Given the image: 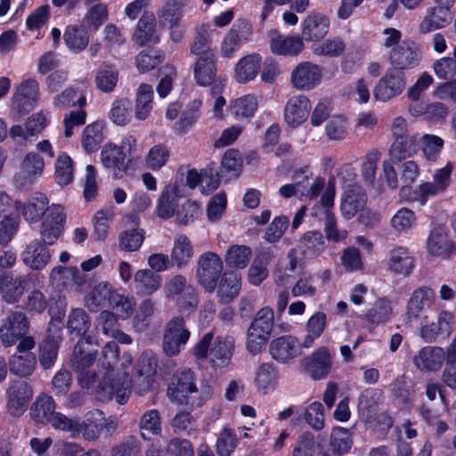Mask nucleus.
I'll list each match as a JSON object with an SVG mask.
<instances>
[{"mask_svg":"<svg viewBox=\"0 0 456 456\" xmlns=\"http://www.w3.org/2000/svg\"><path fill=\"white\" fill-rule=\"evenodd\" d=\"M118 357V346L116 342H108L102 348L101 363L106 373L96 387V395L102 401L115 400L118 404L127 403L131 394L129 369L132 367V356L123 354L121 367L123 374L114 368Z\"/></svg>","mask_w":456,"mask_h":456,"instance_id":"f257e3e1","label":"nucleus"},{"mask_svg":"<svg viewBox=\"0 0 456 456\" xmlns=\"http://www.w3.org/2000/svg\"><path fill=\"white\" fill-rule=\"evenodd\" d=\"M234 339L230 336L217 337L213 341V334L206 333L194 347L197 359H208L214 367L227 365L232 355Z\"/></svg>","mask_w":456,"mask_h":456,"instance_id":"f03ea898","label":"nucleus"},{"mask_svg":"<svg viewBox=\"0 0 456 456\" xmlns=\"http://www.w3.org/2000/svg\"><path fill=\"white\" fill-rule=\"evenodd\" d=\"M366 202L367 195L361 186L357 184L348 186L340 205L342 216L351 219L360 213L359 219L365 225L378 222L379 216L376 213L365 210Z\"/></svg>","mask_w":456,"mask_h":456,"instance_id":"7ed1b4c3","label":"nucleus"},{"mask_svg":"<svg viewBox=\"0 0 456 456\" xmlns=\"http://www.w3.org/2000/svg\"><path fill=\"white\" fill-rule=\"evenodd\" d=\"M223 269V260L216 253L204 252L197 260L195 275L198 283L206 291L213 292Z\"/></svg>","mask_w":456,"mask_h":456,"instance_id":"20e7f679","label":"nucleus"},{"mask_svg":"<svg viewBox=\"0 0 456 456\" xmlns=\"http://www.w3.org/2000/svg\"><path fill=\"white\" fill-rule=\"evenodd\" d=\"M54 400L47 395H40L30 410V417L37 423H48L54 429L64 431L68 417L55 411Z\"/></svg>","mask_w":456,"mask_h":456,"instance_id":"39448f33","label":"nucleus"},{"mask_svg":"<svg viewBox=\"0 0 456 456\" xmlns=\"http://www.w3.org/2000/svg\"><path fill=\"white\" fill-rule=\"evenodd\" d=\"M68 422L64 431L69 432L71 438L82 436L86 441H95L102 431V411H90L84 420L77 417L69 418Z\"/></svg>","mask_w":456,"mask_h":456,"instance_id":"423d86ee","label":"nucleus"},{"mask_svg":"<svg viewBox=\"0 0 456 456\" xmlns=\"http://www.w3.org/2000/svg\"><path fill=\"white\" fill-rule=\"evenodd\" d=\"M191 333L181 316L172 318L166 325L163 336V350L168 356L177 355L185 346Z\"/></svg>","mask_w":456,"mask_h":456,"instance_id":"0eeeda50","label":"nucleus"},{"mask_svg":"<svg viewBox=\"0 0 456 456\" xmlns=\"http://www.w3.org/2000/svg\"><path fill=\"white\" fill-rule=\"evenodd\" d=\"M163 293L167 298L176 300L181 311L193 309L197 305L194 289L187 284L186 278L182 274L169 279L163 287Z\"/></svg>","mask_w":456,"mask_h":456,"instance_id":"6e6552de","label":"nucleus"},{"mask_svg":"<svg viewBox=\"0 0 456 456\" xmlns=\"http://www.w3.org/2000/svg\"><path fill=\"white\" fill-rule=\"evenodd\" d=\"M216 63L214 53L200 56L194 64V78L200 86H211V94H221L225 83L216 78Z\"/></svg>","mask_w":456,"mask_h":456,"instance_id":"1a4fd4ad","label":"nucleus"},{"mask_svg":"<svg viewBox=\"0 0 456 456\" xmlns=\"http://www.w3.org/2000/svg\"><path fill=\"white\" fill-rule=\"evenodd\" d=\"M406 86L405 76L402 70L388 69L379 78L373 89L374 98L381 102H387L399 96Z\"/></svg>","mask_w":456,"mask_h":456,"instance_id":"9d476101","label":"nucleus"},{"mask_svg":"<svg viewBox=\"0 0 456 456\" xmlns=\"http://www.w3.org/2000/svg\"><path fill=\"white\" fill-rule=\"evenodd\" d=\"M29 329L26 314L20 311H10L0 326V340L4 346H11L20 339Z\"/></svg>","mask_w":456,"mask_h":456,"instance_id":"9b49d317","label":"nucleus"},{"mask_svg":"<svg viewBox=\"0 0 456 456\" xmlns=\"http://www.w3.org/2000/svg\"><path fill=\"white\" fill-rule=\"evenodd\" d=\"M194 373L190 369L177 370L167 388L169 399L178 404L187 403L188 395L197 392Z\"/></svg>","mask_w":456,"mask_h":456,"instance_id":"f8f14e48","label":"nucleus"},{"mask_svg":"<svg viewBox=\"0 0 456 456\" xmlns=\"http://www.w3.org/2000/svg\"><path fill=\"white\" fill-rule=\"evenodd\" d=\"M39 99V83L34 77L22 80L15 88L12 98L13 108L20 114L30 110Z\"/></svg>","mask_w":456,"mask_h":456,"instance_id":"ddd939ff","label":"nucleus"},{"mask_svg":"<svg viewBox=\"0 0 456 456\" xmlns=\"http://www.w3.org/2000/svg\"><path fill=\"white\" fill-rule=\"evenodd\" d=\"M33 390L23 380L13 381L6 391L7 411L13 417L21 416L32 399Z\"/></svg>","mask_w":456,"mask_h":456,"instance_id":"4468645a","label":"nucleus"},{"mask_svg":"<svg viewBox=\"0 0 456 456\" xmlns=\"http://www.w3.org/2000/svg\"><path fill=\"white\" fill-rule=\"evenodd\" d=\"M61 330L60 322L52 321L49 323L47 337L40 346L39 354V362L44 369L52 368L57 359L59 344L62 339Z\"/></svg>","mask_w":456,"mask_h":456,"instance_id":"2eb2a0df","label":"nucleus"},{"mask_svg":"<svg viewBox=\"0 0 456 456\" xmlns=\"http://www.w3.org/2000/svg\"><path fill=\"white\" fill-rule=\"evenodd\" d=\"M415 268V259L409 248L395 245L388 252L387 270L395 276L407 277Z\"/></svg>","mask_w":456,"mask_h":456,"instance_id":"dca6fc26","label":"nucleus"},{"mask_svg":"<svg viewBox=\"0 0 456 456\" xmlns=\"http://www.w3.org/2000/svg\"><path fill=\"white\" fill-rule=\"evenodd\" d=\"M133 40L139 45H155L160 40L156 16L152 12H144L139 19L133 34Z\"/></svg>","mask_w":456,"mask_h":456,"instance_id":"f3484780","label":"nucleus"},{"mask_svg":"<svg viewBox=\"0 0 456 456\" xmlns=\"http://www.w3.org/2000/svg\"><path fill=\"white\" fill-rule=\"evenodd\" d=\"M44 168V159L37 152H28L21 162L20 171L13 177L14 182L20 187L31 184L42 175Z\"/></svg>","mask_w":456,"mask_h":456,"instance_id":"a211bd4d","label":"nucleus"},{"mask_svg":"<svg viewBox=\"0 0 456 456\" xmlns=\"http://www.w3.org/2000/svg\"><path fill=\"white\" fill-rule=\"evenodd\" d=\"M427 249L431 256L442 258H448L454 252V242L449 238L445 226L436 225L432 228L428 237Z\"/></svg>","mask_w":456,"mask_h":456,"instance_id":"6ab92c4d","label":"nucleus"},{"mask_svg":"<svg viewBox=\"0 0 456 456\" xmlns=\"http://www.w3.org/2000/svg\"><path fill=\"white\" fill-rule=\"evenodd\" d=\"M321 68L310 61L298 64L291 73L292 85L301 90L314 88L322 80Z\"/></svg>","mask_w":456,"mask_h":456,"instance_id":"aec40b11","label":"nucleus"},{"mask_svg":"<svg viewBox=\"0 0 456 456\" xmlns=\"http://www.w3.org/2000/svg\"><path fill=\"white\" fill-rule=\"evenodd\" d=\"M305 370L314 379H323L332 366V355L326 347H320L303 361Z\"/></svg>","mask_w":456,"mask_h":456,"instance_id":"412c9836","label":"nucleus"},{"mask_svg":"<svg viewBox=\"0 0 456 456\" xmlns=\"http://www.w3.org/2000/svg\"><path fill=\"white\" fill-rule=\"evenodd\" d=\"M311 110L309 99L305 95H294L284 107V120L288 126L297 127L308 118Z\"/></svg>","mask_w":456,"mask_h":456,"instance_id":"4be33fe9","label":"nucleus"},{"mask_svg":"<svg viewBox=\"0 0 456 456\" xmlns=\"http://www.w3.org/2000/svg\"><path fill=\"white\" fill-rule=\"evenodd\" d=\"M454 322V314L446 310L441 311L436 322L425 324L420 329L422 338L427 343H432L436 340L439 336L448 338L452 331V323Z\"/></svg>","mask_w":456,"mask_h":456,"instance_id":"5701e85b","label":"nucleus"},{"mask_svg":"<svg viewBox=\"0 0 456 456\" xmlns=\"http://www.w3.org/2000/svg\"><path fill=\"white\" fill-rule=\"evenodd\" d=\"M420 59L419 51L407 41H403L396 47L392 48L388 56L390 64L394 66L392 69L399 70L416 67Z\"/></svg>","mask_w":456,"mask_h":456,"instance_id":"b1692460","label":"nucleus"},{"mask_svg":"<svg viewBox=\"0 0 456 456\" xmlns=\"http://www.w3.org/2000/svg\"><path fill=\"white\" fill-rule=\"evenodd\" d=\"M51 259L47 246L39 240L30 241L21 253L22 262L33 270L45 268Z\"/></svg>","mask_w":456,"mask_h":456,"instance_id":"393cba45","label":"nucleus"},{"mask_svg":"<svg viewBox=\"0 0 456 456\" xmlns=\"http://www.w3.org/2000/svg\"><path fill=\"white\" fill-rule=\"evenodd\" d=\"M445 359L444 349L440 346H425L413 357L414 365L420 370L437 371Z\"/></svg>","mask_w":456,"mask_h":456,"instance_id":"a878e982","label":"nucleus"},{"mask_svg":"<svg viewBox=\"0 0 456 456\" xmlns=\"http://www.w3.org/2000/svg\"><path fill=\"white\" fill-rule=\"evenodd\" d=\"M270 354L279 362H288L299 354V345L293 336H281L270 343Z\"/></svg>","mask_w":456,"mask_h":456,"instance_id":"bb28decb","label":"nucleus"},{"mask_svg":"<svg viewBox=\"0 0 456 456\" xmlns=\"http://www.w3.org/2000/svg\"><path fill=\"white\" fill-rule=\"evenodd\" d=\"M297 197L301 200H312L318 197L325 186L323 177H313L312 173L303 170L296 173Z\"/></svg>","mask_w":456,"mask_h":456,"instance_id":"cd10ccee","label":"nucleus"},{"mask_svg":"<svg viewBox=\"0 0 456 456\" xmlns=\"http://www.w3.org/2000/svg\"><path fill=\"white\" fill-rule=\"evenodd\" d=\"M102 164L105 168L110 169L116 178H120L126 172L128 164L126 155L115 144H106L101 152Z\"/></svg>","mask_w":456,"mask_h":456,"instance_id":"c85d7f7f","label":"nucleus"},{"mask_svg":"<svg viewBox=\"0 0 456 456\" xmlns=\"http://www.w3.org/2000/svg\"><path fill=\"white\" fill-rule=\"evenodd\" d=\"M394 401L404 408L410 409L414 402L415 384L405 375L396 377L390 384Z\"/></svg>","mask_w":456,"mask_h":456,"instance_id":"c756f323","label":"nucleus"},{"mask_svg":"<svg viewBox=\"0 0 456 456\" xmlns=\"http://www.w3.org/2000/svg\"><path fill=\"white\" fill-rule=\"evenodd\" d=\"M262 57L257 53L248 54L239 60L234 67L233 77L240 84L254 80L260 70Z\"/></svg>","mask_w":456,"mask_h":456,"instance_id":"7c9ffc66","label":"nucleus"},{"mask_svg":"<svg viewBox=\"0 0 456 456\" xmlns=\"http://www.w3.org/2000/svg\"><path fill=\"white\" fill-rule=\"evenodd\" d=\"M193 256L194 249L191 240L184 234H176L170 252L171 265L177 269L186 267Z\"/></svg>","mask_w":456,"mask_h":456,"instance_id":"2f4dec72","label":"nucleus"},{"mask_svg":"<svg viewBox=\"0 0 456 456\" xmlns=\"http://www.w3.org/2000/svg\"><path fill=\"white\" fill-rule=\"evenodd\" d=\"M117 291L108 281H101L96 284L85 297V305L92 312H96L100 307L110 306L112 296Z\"/></svg>","mask_w":456,"mask_h":456,"instance_id":"473e14b6","label":"nucleus"},{"mask_svg":"<svg viewBox=\"0 0 456 456\" xmlns=\"http://www.w3.org/2000/svg\"><path fill=\"white\" fill-rule=\"evenodd\" d=\"M271 51L279 55H297L304 48L302 38L297 36H282L277 31L271 32Z\"/></svg>","mask_w":456,"mask_h":456,"instance_id":"72a5a7b5","label":"nucleus"},{"mask_svg":"<svg viewBox=\"0 0 456 456\" xmlns=\"http://www.w3.org/2000/svg\"><path fill=\"white\" fill-rule=\"evenodd\" d=\"M28 284L26 276L12 278L5 275L0 279V294L3 299L8 304L17 303L25 292Z\"/></svg>","mask_w":456,"mask_h":456,"instance_id":"f704fd0d","label":"nucleus"},{"mask_svg":"<svg viewBox=\"0 0 456 456\" xmlns=\"http://www.w3.org/2000/svg\"><path fill=\"white\" fill-rule=\"evenodd\" d=\"M330 28L329 19L320 13L307 16L302 24V38L306 41H319L323 38Z\"/></svg>","mask_w":456,"mask_h":456,"instance_id":"c9c22d12","label":"nucleus"},{"mask_svg":"<svg viewBox=\"0 0 456 456\" xmlns=\"http://www.w3.org/2000/svg\"><path fill=\"white\" fill-rule=\"evenodd\" d=\"M162 278L150 269H140L134 275V289L139 296H150L159 289Z\"/></svg>","mask_w":456,"mask_h":456,"instance_id":"e433bc0d","label":"nucleus"},{"mask_svg":"<svg viewBox=\"0 0 456 456\" xmlns=\"http://www.w3.org/2000/svg\"><path fill=\"white\" fill-rule=\"evenodd\" d=\"M179 188L175 183L167 184L158 200L156 212L159 217L169 219L174 216L179 200Z\"/></svg>","mask_w":456,"mask_h":456,"instance_id":"4c0bfd02","label":"nucleus"},{"mask_svg":"<svg viewBox=\"0 0 456 456\" xmlns=\"http://www.w3.org/2000/svg\"><path fill=\"white\" fill-rule=\"evenodd\" d=\"M94 340V337L87 336L79 339L76 344L71 357V364L76 370L83 371L93 365L96 358L97 351L89 350L86 348V346L93 344Z\"/></svg>","mask_w":456,"mask_h":456,"instance_id":"58836bf2","label":"nucleus"},{"mask_svg":"<svg viewBox=\"0 0 456 456\" xmlns=\"http://www.w3.org/2000/svg\"><path fill=\"white\" fill-rule=\"evenodd\" d=\"M50 282L59 290L67 289L72 282L81 286L85 282V278L80 274L76 267L55 266L52 269L49 275Z\"/></svg>","mask_w":456,"mask_h":456,"instance_id":"ea45409f","label":"nucleus"},{"mask_svg":"<svg viewBox=\"0 0 456 456\" xmlns=\"http://www.w3.org/2000/svg\"><path fill=\"white\" fill-rule=\"evenodd\" d=\"M450 12L443 7H429L426 10L425 15L419 23V30L421 33H428L439 28H445L451 21Z\"/></svg>","mask_w":456,"mask_h":456,"instance_id":"a19ab883","label":"nucleus"},{"mask_svg":"<svg viewBox=\"0 0 456 456\" xmlns=\"http://www.w3.org/2000/svg\"><path fill=\"white\" fill-rule=\"evenodd\" d=\"M419 142V135L418 134L395 139L390 146L389 155L396 161L411 158L418 152Z\"/></svg>","mask_w":456,"mask_h":456,"instance_id":"79ce46f5","label":"nucleus"},{"mask_svg":"<svg viewBox=\"0 0 456 456\" xmlns=\"http://www.w3.org/2000/svg\"><path fill=\"white\" fill-rule=\"evenodd\" d=\"M116 216L113 205H107L97 210L92 219L93 237L96 240H105L109 234L110 224Z\"/></svg>","mask_w":456,"mask_h":456,"instance_id":"37998d69","label":"nucleus"},{"mask_svg":"<svg viewBox=\"0 0 456 456\" xmlns=\"http://www.w3.org/2000/svg\"><path fill=\"white\" fill-rule=\"evenodd\" d=\"M240 289V274L236 272L224 273L221 278L217 289L219 301L224 304L232 302L239 295Z\"/></svg>","mask_w":456,"mask_h":456,"instance_id":"c03bdc74","label":"nucleus"},{"mask_svg":"<svg viewBox=\"0 0 456 456\" xmlns=\"http://www.w3.org/2000/svg\"><path fill=\"white\" fill-rule=\"evenodd\" d=\"M186 0H167L158 11L159 26L165 28L180 23L183 16V9Z\"/></svg>","mask_w":456,"mask_h":456,"instance_id":"a18cd8bd","label":"nucleus"},{"mask_svg":"<svg viewBox=\"0 0 456 456\" xmlns=\"http://www.w3.org/2000/svg\"><path fill=\"white\" fill-rule=\"evenodd\" d=\"M273 258L270 250H262L256 254L248 271V281L254 285H260L268 276L267 265Z\"/></svg>","mask_w":456,"mask_h":456,"instance_id":"49530a36","label":"nucleus"},{"mask_svg":"<svg viewBox=\"0 0 456 456\" xmlns=\"http://www.w3.org/2000/svg\"><path fill=\"white\" fill-rule=\"evenodd\" d=\"M63 39L67 47L74 53L85 50L90 40L87 30L79 25H69L64 31Z\"/></svg>","mask_w":456,"mask_h":456,"instance_id":"de8ad7c7","label":"nucleus"},{"mask_svg":"<svg viewBox=\"0 0 456 456\" xmlns=\"http://www.w3.org/2000/svg\"><path fill=\"white\" fill-rule=\"evenodd\" d=\"M48 203V199L44 193H33L22 208L25 219L32 223L39 221L47 210Z\"/></svg>","mask_w":456,"mask_h":456,"instance_id":"09e8293b","label":"nucleus"},{"mask_svg":"<svg viewBox=\"0 0 456 456\" xmlns=\"http://www.w3.org/2000/svg\"><path fill=\"white\" fill-rule=\"evenodd\" d=\"M153 89L148 84H141L137 88L134 116L138 120H145L152 110Z\"/></svg>","mask_w":456,"mask_h":456,"instance_id":"8fccbe9b","label":"nucleus"},{"mask_svg":"<svg viewBox=\"0 0 456 456\" xmlns=\"http://www.w3.org/2000/svg\"><path fill=\"white\" fill-rule=\"evenodd\" d=\"M444 144V139L438 135L425 134L419 136V149L422 151L426 160L430 163H436L439 160Z\"/></svg>","mask_w":456,"mask_h":456,"instance_id":"3c124183","label":"nucleus"},{"mask_svg":"<svg viewBox=\"0 0 456 456\" xmlns=\"http://www.w3.org/2000/svg\"><path fill=\"white\" fill-rule=\"evenodd\" d=\"M434 298V292L429 288H419L413 291L407 305L409 319H416L424 307L430 305Z\"/></svg>","mask_w":456,"mask_h":456,"instance_id":"603ef678","label":"nucleus"},{"mask_svg":"<svg viewBox=\"0 0 456 456\" xmlns=\"http://www.w3.org/2000/svg\"><path fill=\"white\" fill-rule=\"evenodd\" d=\"M327 325V315L323 312L314 313L307 321L306 335L302 342V346L310 348L315 339L321 337Z\"/></svg>","mask_w":456,"mask_h":456,"instance_id":"864d4df0","label":"nucleus"},{"mask_svg":"<svg viewBox=\"0 0 456 456\" xmlns=\"http://www.w3.org/2000/svg\"><path fill=\"white\" fill-rule=\"evenodd\" d=\"M417 216L408 208H399L390 220V226L396 235L408 233L416 224Z\"/></svg>","mask_w":456,"mask_h":456,"instance_id":"5fc2aeb1","label":"nucleus"},{"mask_svg":"<svg viewBox=\"0 0 456 456\" xmlns=\"http://www.w3.org/2000/svg\"><path fill=\"white\" fill-rule=\"evenodd\" d=\"M118 80V71L115 66L103 63L97 69L95 86L103 93H110L114 90Z\"/></svg>","mask_w":456,"mask_h":456,"instance_id":"6e6d98bb","label":"nucleus"},{"mask_svg":"<svg viewBox=\"0 0 456 456\" xmlns=\"http://www.w3.org/2000/svg\"><path fill=\"white\" fill-rule=\"evenodd\" d=\"M258 108L257 97L246 94L232 101L230 105L231 112L237 118H251Z\"/></svg>","mask_w":456,"mask_h":456,"instance_id":"4d7b16f0","label":"nucleus"},{"mask_svg":"<svg viewBox=\"0 0 456 456\" xmlns=\"http://www.w3.org/2000/svg\"><path fill=\"white\" fill-rule=\"evenodd\" d=\"M91 327V319L82 308H72L68 315L67 329L71 335L84 336Z\"/></svg>","mask_w":456,"mask_h":456,"instance_id":"13d9d810","label":"nucleus"},{"mask_svg":"<svg viewBox=\"0 0 456 456\" xmlns=\"http://www.w3.org/2000/svg\"><path fill=\"white\" fill-rule=\"evenodd\" d=\"M36 365L37 359L32 353H26L24 354H15L9 360L10 370L20 377L31 375Z\"/></svg>","mask_w":456,"mask_h":456,"instance_id":"bf43d9fd","label":"nucleus"},{"mask_svg":"<svg viewBox=\"0 0 456 456\" xmlns=\"http://www.w3.org/2000/svg\"><path fill=\"white\" fill-rule=\"evenodd\" d=\"M330 445L335 454L347 453L353 445L352 433L342 427H335L330 433Z\"/></svg>","mask_w":456,"mask_h":456,"instance_id":"052dcab7","label":"nucleus"},{"mask_svg":"<svg viewBox=\"0 0 456 456\" xmlns=\"http://www.w3.org/2000/svg\"><path fill=\"white\" fill-rule=\"evenodd\" d=\"M103 141V125L94 122L86 126L83 132L82 146L87 152L96 151Z\"/></svg>","mask_w":456,"mask_h":456,"instance_id":"680f3d73","label":"nucleus"},{"mask_svg":"<svg viewBox=\"0 0 456 456\" xmlns=\"http://www.w3.org/2000/svg\"><path fill=\"white\" fill-rule=\"evenodd\" d=\"M252 256L251 248L246 245H232L225 254V262L231 267L245 268Z\"/></svg>","mask_w":456,"mask_h":456,"instance_id":"e2e57ef3","label":"nucleus"},{"mask_svg":"<svg viewBox=\"0 0 456 456\" xmlns=\"http://www.w3.org/2000/svg\"><path fill=\"white\" fill-rule=\"evenodd\" d=\"M138 427L141 430L140 436L148 440V437L142 431H147L151 435H159L162 431L161 417L157 409L146 411L140 418Z\"/></svg>","mask_w":456,"mask_h":456,"instance_id":"0e129e2a","label":"nucleus"},{"mask_svg":"<svg viewBox=\"0 0 456 456\" xmlns=\"http://www.w3.org/2000/svg\"><path fill=\"white\" fill-rule=\"evenodd\" d=\"M277 378L275 366L271 362H264L256 370L255 384L259 390L266 391L274 387Z\"/></svg>","mask_w":456,"mask_h":456,"instance_id":"69168bd1","label":"nucleus"},{"mask_svg":"<svg viewBox=\"0 0 456 456\" xmlns=\"http://www.w3.org/2000/svg\"><path fill=\"white\" fill-rule=\"evenodd\" d=\"M55 180L61 186L70 183L74 179L73 161L66 153L58 156L55 162Z\"/></svg>","mask_w":456,"mask_h":456,"instance_id":"338daca9","label":"nucleus"},{"mask_svg":"<svg viewBox=\"0 0 456 456\" xmlns=\"http://www.w3.org/2000/svg\"><path fill=\"white\" fill-rule=\"evenodd\" d=\"M144 240V232L142 229H126L120 232L118 245L121 250L126 252L136 251Z\"/></svg>","mask_w":456,"mask_h":456,"instance_id":"774afa93","label":"nucleus"}]
</instances>
